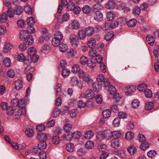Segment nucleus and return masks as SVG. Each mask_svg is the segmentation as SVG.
<instances>
[{
	"label": "nucleus",
	"instance_id": "obj_25",
	"mask_svg": "<svg viewBox=\"0 0 159 159\" xmlns=\"http://www.w3.org/2000/svg\"><path fill=\"white\" fill-rule=\"evenodd\" d=\"M11 62L9 58L6 57L4 59L3 61V65L6 67H9L10 66Z\"/></svg>",
	"mask_w": 159,
	"mask_h": 159
},
{
	"label": "nucleus",
	"instance_id": "obj_5",
	"mask_svg": "<svg viewBox=\"0 0 159 159\" xmlns=\"http://www.w3.org/2000/svg\"><path fill=\"white\" fill-rule=\"evenodd\" d=\"M126 89L127 91H126L125 94L127 95H128L131 94L132 93L134 92L136 90V88L133 86H128L126 88Z\"/></svg>",
	"mask_w": 159,
	"mask_h": 159
},
{
	"label": "nucleus",
	"instance_id": "obj_39",
	"mask_svg": "<svg viewBox=\"0 0 159 159\" xmlns=\"http://www.w3.org/2000/svg\"><path fill=\"white\" fill-rule=\"evenodd\" d=\"M75 5L72 2H69L67 5V9L68 11H72L74 8Z\"/></svg>",
	"mask_w": 159,
	"mask_h": 159
},
{
	"label": "nucleus",
	"instance_id": "obj_17",
	"mask_svg": "<svg viewBox=\"0 0 159 159\" xmlns=\"http://www.w3.org/2000/svg\"><path fill=\"white\" fill-rule=\"evenodd\" d=\"M136 147L132 145H130L127 148V150L129 153L131 155L134 154L137 151Z\"/></svg>",
	"mask_w": 159,
	"mask_h": 159
},
{
	"label": "nucleus",
	"instance_id": "obj_14",
	"mask_svg": "<svg viewBox=\"0 0 159 159\" xmlns=\"http://www.w3.org/2000/svg\"><path fill=\"white\" fill-rule=\"evenodd\" d=\"M66 148L67 151L69 152H72L74 150V146L73 143L70 142L66 144Z\"/></svg>",
	"mask_w": 159,
	"mask_h": 159
},
{
	"label": "nucleus",
	"instance_id": "obj_28",
	"mask_svg": "<svg viewBox=\"0 0 159 159\" xmlns=\"http://www.w3.org/2000/svg\"><path fill=\"white\" fill-rule=\"evenodd\" d=\"M7 15L6 13H3L0 16V22L4 23L7 21Z\"/></svg>",
	"mask_w": 159,
	"mask_h": 159
},
{
	"label": "nucleus",
	"instance_id": "obj_46",
	"mask_svg": "<svg viewBox=\"0 0 159 159\" xmlns=\"http://www.w3.org/2000/svg\"><path fill=\"white\" fill-rule=\"evenodd\" d=\"M108 90L111 94H114L116 92V88L112 85H110L109 86Z\"/></svg>",
	"mask_w": 159,
	"mask_h": 159
},
{
	"label": "nucleus",
	"instance_id": "obj_21",
	"mask_svg": "<svg viewBox=\"0 0 159 159\" xmlns=\"http://www.w3.org/2000/svg\"><path fill=\"white\" fill-rule=\"evenodd\" d=\"M22 7L20 6H16L14 9V13L17 15H20L23 12Z\"/></svg>",
	"mask_w": 159,
	"mask_h": 159
},
{
	"label": "nucleus",
	"instance_id": "obj_16",
	"mask_svg": "<svg viewBox=\"0 0 159 159\" xmlns=\"http://www.w3.org/2000/svg\"><path fill=\"white\" fill-rule=\"evenodd\" d=\"M30 35L26 31L23 30L20 33V37L21 39L25 40Z\"/></svg>",
	"mask_w": 159,
	"mask_h": 159
},
{
	"label": "nucleus",
	"instance_id": "obj_38",
	"mask_svg": "<svg viewBox=\"0 0 159 159\" xmlns=\"http://www.w3.org/2000/svg\"><path fill=\"white\" fill-rule=\"evenodd\" d=\"M94 135L93 132L91 130L88 131L84 135V137L86 139H90Z\"/></svg>",
	"mask_w": 159,
	"mask_h": 159
},
{
	"label": "nucleus",
	"instance_id": "obj_45",
	"mask_svg": "<svg viewBox=\"0 0 159 159\" xmlns=\"http://www.w3.org/2000/svg\"><path fill=\"white\" fill-rule=\"evenodd\" d=\"M59 46L60 50L62 52H64L67 50V46L66 44L63 43H61Z\"/></svg>",
	"mask_w": 159,
	"mask_h": 159
},
{
	"label": "nucleus",
	"instance_id": "obj_11",
	"mask_svg": "<svg viewBox=\"0 0 159 159\" xmlns=\"http://www.w3.org/2000/svg\"><path fill=\"white\" fill-rule=\"evenodd\" d=\"M92 85L93 89L96 92H98L101 89V86L99 82L93 83Z\"/></svg>",
	"mask_w": 159,
	"mask_h": 159
},
{
	"label": "nucleus",
	"instance_id": "obj_12",
	"mask_svg": "<svg viewBox=\"0 0 159 159\" xmlns=\"http://www.w3.org/2000/svg\"><path fill=\"white\" fill-rule=\"evenodd\" d=\"M95 94L92 89L88 90L86 92V98L89 99L93 98Z\"/></svg>",
	"mask_w": 159,
	"mask_h": 159
},
{
	"label": "nucleus",
	"instance_id": "obj_52",
	"mask_svg": "<svg viewBox=\"0 0 159 159\" xmlns=\"http://www.w3.org/2000/svg\"><path fill=\"white\" fill-rule=\"evenodd\" d=\"M52 142L54 144H58L60 143L59 136L57 135L53 136L52 139Z\"/></svg>",
	"mask_w": 159,
	"mask_h": 159
},
{
	"label": "nucleus",
	"instance_id": "obj_47",
	"mask_svg": "<svg viewBox=\"0 0 159 159\" xmlns=\"http://www.w3.org/2000/svg\"><path fill=\"white\" fill-rule=\"evenodd\" d=\"M85 31L83 30H80L78 33L79 37L80 39H84L86 37Z\"/></svg>",
	"mask_w": 159,
	"mask_h": 159
},
{
	"label": "nucleus",
	"instance_id": "obj_48",
	"mask_svg": "<svg viewBox=\"0 0 159 159\" xmlns=\"http://www.w3.org/2000/svg\"><path fill=\"white\" fill-rule=\"evenodd\" d=\"M72 138L78 139L80 138L81 136V134L80 132L77 131L72 133Z\"/></svg>",
	"mask_w": 159,
	"mask_h": 159
},
{
	"label": "nucleus",
	"instance_id": "obj_6",
	"mask_svg": "<svg viewBox=\"0 0 159 159\" xmlns=\"http://www.w3.org/2000/svg\"><path fill=\"white\" fill-rule=\"evenodd\" d=\"M83 79V80L87 82L89 86L92 85L93 83V80L88 74L86 75Z\"/></svg>",
	"mask_w": 159,
	"mask_h": 159
},
{
	"label": "nucleus",
	"instance_id": "obj_18",
	"mask_svg": "<svg viewBox=\"0 0 159 159\" xmlns=\"http://www.w3.org/2000/svg\"><path fill=\"white\" fill-rule=\"evenodd\" d=\"M104 134L105 136V138L109 139L113 136L112 132L110 130H106L104 131Z\"/></svg>",
	"mask_w": 159,
	"mask_h": 159
},
{
	"label": "nucleus",
	"instance_id": "obj_13",
	"mask_svg": "<svg viewBox=\"0 0 159 159\" xmlns=\"http://www.w3.org/2000/svg\"><path fill=\"white\" fill-rule=\"evenodd\" d=\"M67 0H61V2L58 7L57 12L59 13H61L63 9V7H65L67 5Z\"/></svg>",
	"mask_w": 159,
	"mask_h": 159
},
{
	"label": "nucleus",
	"instance_id": "obj_15",
	"mask_svg": "<svg viewBox=\"0 0 159 159\" xmlns=\"http://www.w3.org/2000/svg\"><path fill=\"white\" fill-rule=\"evenodd\" d=\"M91 7L88 5L84 6L82 9L83 12L86 14H89L91 12Z\"/></svg>",
	"mask_w": 159,
	"mask_h": 159
},
{
	"label": "nucleus",
	"instance_id": "obj_41",
	"mask_svg": "<svg viewBox=\"0 0 159 159\" xmlns=\"http://www.w3.org/2000/svg\"><path fill=\"white\" fill-rule=\"evenodd\" d=\"M114 35L113 33L112 32H107L105 36L104 39L106 41H109L113 37Z\"/></svg>",
	"mask_w": 159,
	"mask_h": 159
},
{
	"label": "nucleus",
	"instance_id": "obj_19",
	"mask_svg": "<svg viewBox=\"0 0 159 159\" xmlns=\"http://www.w3.org/2000/svg\"><path fill=\"white\" fill-rule=\"evenodd\" d=\"M111 147L114 148H117L119 145V140L117 139H114L111 141Z\"/></svg>",
	"mask_w": 159,
	"mask_h": 159
},
{
	"label": "nucleus",
	"instance_id": "obj_26",
	"mask_svg": "<svg viewBox=\"0 0 159 159\" xmlns=\"http://www.w3.org/2000/svg\"><path fill=\"white\" fill-rule=\"evenodd\" d=\"M47 144L45 141H40L39 143L38 144V146L39 148L42 151H43L47 147Z\"/></svg>",
	"mask_w": 159,
	"mask_h": 159
},
{
	"label": "nucleus",
	"instance_id": "obj_42",
	"mask_svg": "<svg viewBox=\"0 0 159 159\" xmlns=\"http://www.w3.org/2000/svg\"><path fill=\"white\" fill-rule=\"evenodd\" d=\"M80 25L77 20H75L71 23V27L73 29H78Z\"/></svg>",
	"mask_w": 159,
	"mask_h": 159
},
{
	"label": "nucleus",
	"instance_id": "obj_64",
	"mask_svg": "<svg viewBox=\"0 0 159 159\" xmlns=\"http://www.w3.org/2000/svg\"><path fill=\"white\" fill-rule=\"evenodd\" d=\"M149 147V144L148 143L146 142L141 144L140 145V148L142 150H146Z\"/></svg>",
	"mask_w": 159,
	"mask_h": 159
},
{
	"label": "nucleus",
	"instance_id": "obj_4",
	"mask_svg": "<svg viewBox=\"0 0 159 159\" xmlns=\"http://www.w3.org/2000/svg\"><path fill=\"white\" fill-rule=\"evenodd\" d=\"M48 136L45 133L40 132L38 133L37 139L40 141H45L47 139Z\"/></svg>",
	"mask_w": 159,
	"mask_h": 159
},
{
	"label": "nucleus",
	"instance_id": "obj_50",
	"mask_svg": "<svg viewBox=\"0 0 159 159\" xmlns=\"http://www.w3.org/2000/svg\"><path fill=\"white\" fill-rule=\"evenodd\" d=\"M146 88V84L144 83L139 84L137 87V89L140 91L143 92Z\"/></svg>",
	"mask_w": 159,
	"mask_h": 159
},
{
	"label": "nucleus",
	"instance_id": "obj_22",
	"mask_svg": "<svg viewBox=\"0 0 159 159\" xmlns=\"http://www.w3.org/2000/svg\"><path fill=\"white\" fill-rule=\"evenodd\" d=\"M61 138V139L63 140H70L72 138V134L67 133L66 134L62 135Z\"/></svg>",
	"mask_w": 159,
	"mask_h": 159
},
{
	"label": "nucleus",
	"instance_id": "obj_44",
	"mask_svg": "<svg viewBox=\"0 0 159 159\" xmlns=\"http://www.w3.org/2000/svg\"><path fill=\"white\" fill-rule=\"evenodd\" d=\"M13 116L16 119H18L21 115V113L18 110H15L12 113Z\"/></svg>",
	"mask_w": 159,
	"mask_h": 159
},
{
	"label": "nucleus",
	"instance_id": "obj_61",
	"mask_svg": "<svg viewBox=\"0 0 159 159\" xmlns=\"http://www.w3.org/2000/svg\"><path fill=\"white\" fill-rule=\"evenodd\" d=\"M26 31L29 34H31L34 33L35 29L33 26L30 25L27 28V30Z\"/></svg>",
	"mask_w": 159,
	"mask_h": 159
},
{
	"label": "nucleus",
	"instance_id": "obj_54",
	"mask_svg": "<svg viewBox=\"0 0 159 159\" xmlns=\"http://www.w3.org/2000/svg\"><path fill=\"white\" fill-rule=\"evenodd\" d=\"M141 11L140 8L138 6L135 7L133 9V13L135 15H139Z\"/></svg>",
	"mask_w": 159,
	"mask_h": 159
},
{
	"label": "nucleus",
	"instance_id": "obj_27",
	"mask_svg": "<svg viewBox=\"0 0 159 159\" xmlns=\"http://www.w3.org/2000/svg\"><path fill=\"white\" fill-rule=\"evenodd\" d=\"M87 44L90 48H92L95 47L96 45V41L95 39L93 38L90 39L88 40Z\"/></svg>",
	"mask_w": 159,
	"mask_h": 159
},
{
	"label": "nucleus",
	"instance_id": "obj_40",
	"mask_svg": "<svg viewBox=\"0 0 159 159\" xmlns=\"http://www.w3.org/2000/svg\"><path fill=\"white\" fill-rule=\"evenodd\" d=\"M102 113L104 118H107L110 116L111 112L110 110H106L103 111Z\"/></svg>",
	"mask_w": 159,
	"mask_h": 159
},
{
	"label": "nucleus",
	"instance_id": "obj_31",
	"mask_svg": "<svg viewBox=\"0 0 159 159\" xmlns=\"http://www.w3.org/2000/svg\"><path fill=\"white\" fill-rule=\"evenodd\" d=\"M85 148L88 149H92L94 147V143L91 141H87L85 144Z\"/></svg>",
	"mask_w": 159,
	"mask_h": 159
},
{
	"label": "nucleus",
	"instance_id": "obj_43",
	"mask_svg": "<svg viewBox=\"0 0 159 159\" xmlns=\"http://www.w3.org/2000/svg\"><path fill=\"white\" fill-rule=\"evenodd\" d=\"M28 53L30 56L36 54V48H34L32 47L28 49Z\"/></svg>",
	"mask_w": 159,
	"mask_h": 159
},
{
	"label": "nucleus",
	"instance_id": "obj_9",
	"mask_svg": "<svg viewBox=\"0 0 159 159\" xmlns=\"http://www.w3.org/2000/svg\"><path fill=\"white\" fill-rule=\"evenodd\" d=\"M78 39L76 36H75L70 39V42L71 44L74 47H77L79 43Z\"/></svg>",
	"mask_w": 159,
	"mask_h": 159
},
{
	"label": "nucleus",
	"instance_id": "obj_51",
	"mask_svg": "<svg viewBox=\"0 0 159 159\" xmlns=\"http://www.w3.org/2000/svg\"><path fill=\"white\" fill-rule=\"evenodd\" d=\"M134 136V134L132 132H128L125 135V138L127 140H130Z\"/></svg>",
	"mask_w": 159,
	"mask_h": 159
},
{
	"label": "nucleus",
	"instance_id": "obj_55",
	"mask_svg": "<svg viewBox=\"0 0 159 159\" xmlns=\"http://www.w3.org/2000/svg\"><path fill=\"white\" fill-rule=\"evenodd\" d=\"M153 106L154 104L152 102H147L146 104L145 109L147 110H150L152 109Z\"/></svg>",
	"mask_w": 159,
	"mask_h": 159
},
{
	"label": "nucleus",
	"instance_id": "obj_7",
	"mask_svg": "<svg viewBox=\"0 0 159 159\" xmlns=\"http://www.w3.org/2000/svg\"><path fill=\"white\" fill-rule=\"evenodd\" d=\"M85 33L88 36H91L94 33V30L93 27L89 26L85 29Z\"/></svg>",
	"mask_w": 159,
	"mask_h": 159
},
{
	"label": "nucleus",
	"instance_id": "obj_30",
	"mask_svg": "<svg viewBox=\"0 0 159 159\" xmlns=\"http://www.w3.org/2000/svg\"><path fill=\"white\" fill-rule=\"evenodd\" d=\"M26 44L29 45H31L34 43V40L32 35H30L25 40Z\"/></svg>",
	"mask_w": 159,
	"mask_h": 159
},
{
	"label": "nucleus",
	"instance_id": "obj_1",
	"mask_svg": "<svg viewBox=\"0 0 159 159\" xmlns=\"http://www.w3.org/2000/svg\"><path fill=\"white\" fill-rule=\"evenodd\" d=\"M126 22L124 18H120L116 20L113 21L111 22L109 27L112 29L116 28L118 25H121V24H124Z\"/></svg>",
	"mask_w": 159,
	"mask_h": 159
},
{
	"label": "nucleus",
	"instance_id": "obj_56",
	"mask_svg": "<svg viewBox=\"0 0 159 159\" xmlns=\"http://www.w3.org/2000/svg\"><path fill=\"white\" fill-rule=\"evenodd\" d=\"M24 11L26 13L29 15H31L32 13V9L29 6L25 7Z\"/></svg>",
	"mask_w": 159,
	"mask_h": 159
},
{
	"label": "nucleus",
	"instance_id": "obj_8",
	"mask_svg": "<svg viewBox=\"0 0 159 159\" xmlns=\"http://www.w3.org/2000/svg\"><path fill=\"white\" fill-rule=\"evenodd\" d=\"M115 2L112 0H109L105 5L106 7L109 9H112L115 7Z\"/></svg>",
	"mask_w": 159,
	"mask_h": 159
},
{
	"label": "nucleus",
	"instance_id": "obj_63",
	"mask_svg": "<svg viewBox=\"0 0 159 159\" xmlns=\"http://www.w3.org/2000/svg\"><path fill=\"white\" fill-rule=\"evenodd\" d=\"M13 108L11 106L8 107L6 109V112L8 115H11L14 112Z\"/></svg>",
	"mask_w": 159,
	"mask_h": 159
},
{
	"label": "nucleus",
	"instance_id": "obj_35",
	"mask_svg": "<svg viewBox=\"0 0 159 159\" xmlns=\"http://www.w3.org/2000/svg\"><path fill=\"white\" fill-rule=\"evenodd\" d=\"M54 38L61 40L63 38V36L60 32L57 31L54 34Z\"/></svg>",
	"mask_w": 159,
	"mask_h": 159
},
{
	"label": "nucleus",
	"instance_id": "obj_24",
	"mask_svg": "<svg viewBox=\"0 0 159 159\" xmlns=\"http://www.w3.org/2000/svg\"><path fill=\"white\" fill-rule=\"evenodd\" d=\"M159 47H157L156 48H155L153 49V53L155 57V59L159 62Z\"/></svg>",
	"mask_w": 159,
	"mask_h": 159
},
{
	"label": "nucleus",
	"instance_id": "obj_62",
	"mask_svg": "<svg viewBox=\"0 0 159 159\" xmlns=\"http://www.w3.org/2000/svg\"><path fill=\"white\" fill-rule=\"evenodd\" d=\"M112 137L114 139H117L119 138L121 136V134L119 131H115L112 132Z\"/></svg>",
	"mask_w": 159,
	"mask_h": 159
},
{
	"label": "nucleus",
	"instance_id": "obj_57",
	"mask_svg": "<svg viewBox=\"0 0 159 159\" xmlns=\"http://www.w3.org/2000/svg\"><path fill=\"white\" fill-rule=\"evenodd\" d=\"M146 40L149 44L151 45H153L154 43V38L153 37L151 36L150 37L148 36L146 38Z\"/></svg>",
	"mask_w": 159,
	"mask_h": 159
},
{
	"label": "nucleus",
	"instance_id": "obj_33",
	"mask_svg": "<svg viewBox=\"0 0 159 159\" xmlns=\"http://www.w3.org/2000/svg\"><path fill=\"white\" fill-rule=\"evenodd\" d=\"M46 35V36H41L39 38L38 42L39 43H43L44 42V40H47L50 37V35L47 34H45Z\"/></svg>",
	"mask_w": 159,
	"mask_h": 159
},
{
	"label": "nucleus",
	"instance_id": "obj_20",
	"mask_svg": "<svg viewBox=\"0 0 159 159\" xmlns=\"http://www.w3.org/2000/svg\"><path fill=\"white\" fill-rule=\"evenodd\" d=\"M15 88L18 90L21 89L22 87V82L21 80H18L15 82Z\"/></svg>",
	"mask_w": 159,
	"mask_h": 159
},
{
	"label": "nucleus",
	"instance_id": "obj_2",
	"mask_svg": "<svg viewBox=\"0 0 159 159\" xmlns=\"http://www.w3.org/2000/svg\"><path fill=\"white\" fill-rule=\"evenodd\" d=\"M17 59L20 61H24L25 64L28 66L30 64V61L28 57H25L24 54L20 53L19 54L17 57Z\"/></svg>",
	"mask_w": 159,
	"mask_h": 159
},
{
	"label": "nucleus",
	"instance_id": "obj_37",
	"mask_svg": "<svg viewBox=\"0 0 159 159\" xmlns=\"http://www.w3.org/2000/svg\"><path fill=\"white\" fill-rule=\"evenodd\" d=\"M121 96L118 93H115L113 94V101L116 102H118L121 98Z\"/></svg>",
	"mask_w": 159,
	"mask_h": 159
},
{
	"label": "nucleus",
	"instance_id": "obj_29",
	"mask_svg": "<svg viewBox=\"0 0 159 159\" xmlns=\"http://www.w3.org/2000/svg\"><path fill=\"white\" fill-rule=\"evenodd\" d=\"M137 23V21L134 19H132L128 21L127 22V25L128 27H134Z\"/></svg>",
	"mask_w": 159,
	"mask_h": 159
},
{
	"label": "nucleus",
	"instance_id": "obj_60",
	"mask_svg": "<svg viewBox=\"0 0 159 159\" xmlns=\"http://www.w3.org/2000/svg\"><path fill=\"white\" fill-rule=\"evenodd\" d=\"M72 127V125L70 124L67 123L66 124L64 127V130L66 132L70 131Z\"/></svg>",
	"mask_w": 159,
	"mask_h": 159
},
{
	"label": "nucleus",
	"instance_id": "obj_10",
	"mask_svg": "<svg viewBox=\"0 0 159 159\" xmlns=\"http://www.w3.org/2000/svg\"><path fill=\"white\" fill-rule=\"evenodd\" d=\"M115 14L113 11H110L107 12V18L108 20H112L115 18Z\"/></svg>",
	"mask_w": 159,
	"mask_h": 159
},
{
	"label": "nucleus",
	"instance_id": "obj_59",
	"mask_svg": "<svg viewBox=\"0 0 159 159\" xmlns=\"http://www.w3.org/2000/svg\"><path fill=\"white\" fill-rule=\"evenodd\" d=\"M156 155V152L154 150H150L147 153L148 156L151 158L154 157Z\"/></svg>",
	"mask_w": 159,
	"mask_h": 159
},
{
	"label": "nucleus",
	"instance_id": "obj_23",
	"mask_svg": "<svg viewBox=\"0 0 159 159\" xmlns=\"http://www.w3.org/2000/svg\"><path fill=\"white\" fill-rule=\"evenodd\" d=\"M12 45L10 43H6L4 47V51L5 53H7L10 51L12 48Z\"/></svg>",
	"mask_w": 159,
	"mask_h": 159
},
{
	"label": "nucleus",
	"instance_id": "obj_36",
	"mask_svg": "<svg viewBox=\"0 0 159 159\" xmlns=\"http://www.w3.org/2000/svg\"><path fill=\"white\" fill-rule=\"evenodd\" d=\"M26 135L28 137H31L34 135V130L28 128L25 131Z\"/></svg>",
	"mask_w": 159,
	"mask_h": 159
},
{
	"label": "nucleus",
	"instance_id": "obj_34",
	"mask_svg": "<svg viewBox=\"0 0 159 159\" xmlns=\"http://www.w3.org/2000/svg\"><path fill=\"white\" fill-rule=\"evenodd\" d=\"M80 70V67L78 65H74L72 67V72L75 74L78 73Z\"/></svg>",
	"mask_w": 159,
	"mask_h": 159
},
{
	"label": "nucleus",
	"instance_id": "obj_53",
	"mask_svg": "<svg viewBox=\"0 0 159 159\" xmlns=\"http://www.w3.org/2000/svg\"><path fill=\"white\" fill-rule=\"evenodd\" d=\"M100 66V70L103 73H105L106 71V66L103 62H101L100 63H98Z\"/></svg>",
	"mask_w": 159,
	"mask_h": 159
},
{
	"label": "nucleus",
	"instance_id": "obj_3",
	"mask_svg": "<svg viewBox=\"0 0 159 159\" xmlns=\"http://www.w3.org/2000/svg\"><path fill=\"white\" fill-rule=\"evenodd\" d=\"M93 16L94 19L98 21H101L103 19V15L99 10L95 11Z\"/></svg>",
	"mask_w": 159,
	"mask_h": 159
},
{
	"label": "nucleus",
	"instance_id": "obj_58",
	"mask_svg": "<svg viewBox=\"0 0 159 159\" xmlns=\"http://www.w3.org/2000/svg\"><path fill=\"white\" fill-rule=\"evenodd\" d=\"M88 61V58L85 56H82L80 58V63L82 64L83 65H85L86 63H87V62Z\"/></svg>",
	"mask_w": 159,
	"mask_h": 159
},
{
	"label": "nucleus",
	"instance_id": "obj_32",
	"mask_svg": "<svg viewBox=\"0 0 159 159\" xmlns=\"http://www.w3.org/2000/svg\"><path fill=\"white\" fill-rule=\"evenodd\" d=\"M61 40L53 38L52 41V44L54 47L58 46L61 43Z\"/></svg>",
	"mask_w": 159,
	"mask_h": 159
},
{
	"label": "nucleus",
	"instance_id": "obj_49",
	"mask_svg": "<svg viewBox=\"0 0 159 159\" xmlns=\"http://www.w3.org/2000/svg\"><path fill=\"white\" fill-rule=\"evenodd\" d=\"M12 147L14 149H18L20 148V149H23L25 148V146H22L21 145H19L17 143H13L12 144Z\"/></svg>",
	"mask_w": 159,
	"mask_h": 159
}]
</instances>
